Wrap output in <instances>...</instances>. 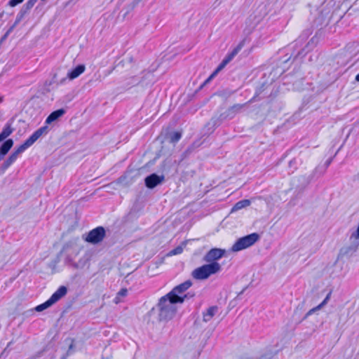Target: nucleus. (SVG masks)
Wrapping results in <instances>:
<instances>
[{"mask_svg": "<svg viewBox=\"0 0 359 359\" xmlns=\"http://www.w3.org/2000/svg\"><path fill=\"white\" fill-rule=\"evenodd\" d=\"M311 29H306L304 30L299 35V38L293 43L286 48L285 55L279 60L280 65L287 63L292 57L293 61L298 58H303L309 52L311 51L318 43L322 37V32L318 31L316 34L307 42V43L302 47L304 42L307 40L309 36L312 34Z\"/></svg>", "mask_w": 359, "mask_h": 359, "instance_id": "obj_1", "label": "nucleus"}, {"mask_svg": "<svg viewBox=\"0 0 359 359\" xmlns=\"http://www.w3.org/2000/svg\"><path fill=\"white\" fill-rule=\"evenodd\" d=\"M177 299L166 297V294L159 299L158 306L159 308L158 318L160 320H168L172 319L177 311Z\"/></svg>", "mask_w": 359, "mask_h": 359, "instance_id": "obj_2", "label": "nucleus"}, {"mask_svg": "<svg viewBox=\"0 0 359 359\" xmlns=\"http://www.w3.org/2000/svg\"><path fill=\"white\" fill-rule=\"evenodd\" d=\"M222 266L218 262L203 264L191 272V276L196 280H206L210 276L219 273Z\"/></svg>", "mask_w": 359, "mask_h": 359, "instance_id": "obj_3", "label": "nucleus"}, {"mask_svg": "<svg viewBox=\"0 0 359 359\" xmlns=\"http://www.w3.org/2000/svg\"><path fill=\"white\" fill-rule=\"evenodd\" d=\"M48 132V127L45 126L39 128L36 131H34L31 136L28 139H27L23 144L20 145L13 152L15 156L18 158L19 155L23 153L27 149L34 144L36 140L41 137L43 135L47 134Z\"/></svg>", "mask_w": 359, "mask_h": 359, "instance_id": "obj_4", "label": "nucleus"}, {"mask_svg": "<svg viewBox=\"0 0 359 359\" xmlns=\"http://www.w3.org/2000/svg\"><path fill=\"white\" fill-rule=\"evenodd\" d=\"M260 239V235L252 233L239 238L231 247L233 252H238L253 245Z\"/></svg>", "mask_w": 359, "mask_h": 359, "instance_id": "obj_5", "label": "nucleus"}, {"mask_svg": "<svg viewBox=\"0 0 359 359\" xmlns=\"http://www.w3.org/2000/svg\"><path fill=\"white\" fill-rule=\"evenodd\" d=\"M105 236V229L100 226L90 231L85 241L91 244H97L103 241Z\"/></svg>", "mask_w": 359, "mask_h": 359, "instance_id": "obj_6", "label": "nucleus"}, {"mask_svg": "<svg viewBox=\"0 0 359 359\" xmlns=\"http://www.w3.org/2000/svg\"><path fill=\"white\" fill-rule=\"evenodd\" d=\"M252 100H250L248 102H245L244 104H236L229 108H228L224 112L220 114V119L221 120H226V119H232L233 118L236 114L240 113L242 109L245 107L248 103L251 102Z\"/></svg>", "mask_w": 359, "mask_h": 359, "instance_id": "obj_7", "label": "nucleus"}, {"mask_svg": "<svg viewBox=\"0 0 359 359\" xmlns=\"http://www.w3.org/2000/svg\"><path fill=\"white\" fill-rule=\"evenodd\" d=\"M192 281L187 280L184 283L175 286L170 292L166 294V297H172L176 299L177 297H182L184 292H186L191 285Z\"/></svg>", "mask_w": 359, "mask_h": 359, "instance_id": "obj_8", "label": "nucleus"}, {"mask_svg": "<svg viewBox=\"0 0 359 359\" xmlns=\"http://www.w3.org/2000/svg\"><path fill=\"white\" fill-rule=\"evenodd\" d=\"M225 253V250L216 248H212L204 255L203 261L208 264L217 262V261L221 259Z\"/></svg>", "mask_w": 359, "mask_h": 359, "instance_id": "obj_9", "label": "nucleus"}, {"mask_svg": "<svg viewBox=\"0 0 359 359\" xmlns=\"http://www.w3.org/2000/svg\"><path fill=\"white\" fill-rule=\"evenodd\" d=\"M164 180L165 177L163 175H159L156 173H152L145 177L144 184L148 189H152L162 184Z\"/></svg>", "mask_w": 359, "mask_h": 359, "instance_id": "obj_10", "label": "nucleus"}, {"mask_svg": "<svg viewBox=\"0 0 359 359\" xmlns=\"http://www.w3.org/2000/svg\"><path fill=\"white\" fill-rule=\"evenodd\" d=\"M13 120H9L4 126L2 131L0 133V142L1 144L13 133L15 129L12 127Z\"/></svg>", "mask_w": 359, "mask_h": 359, "instance_id": "obj_11", "label": "nucleus"}, {"mask_svg": "<svg viewBox=\"0 0 359 359\" xmlns=\"http://www.w3.org/2000/svg\"><path fill=\"white\" fill-rule=\"evenodd\" d=\"M13 144H14L13 140L8 138V140H6L0 145V161L4 158L6 155L8 153V151L13 147Z\"/></svg>", "mask_w": 359, "mask_h": 359, "instance_id": "obj_12", "label": "nucleus"}, {"mask_svg": "<svg viewBox=\"0 0 359 359\" xmlns=\"http://www.w3.org/2000/svg\"><path fill=\"white\" fill-rule=\"evenodd\" d=\"M244 45V41H241L233 50L229 53L222 60L221 63H222L224 66H226L229 62H230L233 57L239 53V51L242 49Z\"/></svg>", "mask_w": 359, "mask_h": 359, "instance_id": "obj_13", "label": "nucleus"}, {"mask_svg": "<svg viewBox=\"0 0 359 359\" xmlns=\"http://www.w3.org/2000/svg\"><path fill=\"white\" fill-rule=\"evenodd\" d=\"M244 45V41H241L233 50L229 53L222 60L221 63H222L224 66H226L229 62H230L233 57L239 53V51L242 49Z\"/></svg>", "mask_w": 359, "mask_h": 359, "instance_id": "obj_14", "label": "nucleus"}, {"mask_svg": "<svg viewBox=\"0 0 359 359\" xmlns=\"http://www.w3.org/2000/svg\"><path fill=\"white\" fill-rule=\"evenodd\" d=\"M244 45V41H241L233 50L229 53L222 60L221 63H222L224 66H226L229 62H230L233 57L239 53V51L242 49Z\"/></svg>", "mask_w": 359, "mask_h": 359, "instance_id": "obj_15", "label": "nucleus"}, {"mask_svg": "<svg viewBox=\"0 0 359 359\" xmlns=\"http://www.w3.org/2000/svg\"><path fill=\"white\" fill-rule=\"evenodd\" d=\"M244 45V41H241L233 50L229 53L222 60L221 63H222L224 66H226L229 62H230L233 57L239 53V51L242 49Z\"/></svg>", "mask_w": 359, "mask_h": 359, "instance_id": "obj_16", "label": "nucleus"}, {"mask_svg": "<svg viewBox=\"0 0 359 359\" xmlns=\"http://www.w3.org/2000/svg\"><path fill=\"white\" fill-rule=\"evenodd\" d=\"M66 113V110L63 108L58 109L51 112L46 119V123L50 124L51 123L58 120Z\"/></svg>", "mask_w": 359, "mask_h": 359, "instance_id": "obj_17", "label": "nucleus"}, {"mask_svg": "<svg viewBox=\"0 0 359 359\" xmlns=\"http://www.w3.org/2000/svg\"><path fill=\"white\" fill-rule=\"evenodd\" d=\"M67 293V287L62 285L60 286L49 298L50 301L54 304L58 302Z\"/></svg>", "mask_w": 359, "mask_h": 359, "instance_id": "obj_18", "label": "nucleus"}, {"mask_svg": "<svg viewBox=\"0 0 359 359\" xmlns=\"http://www.w3.org/2000/svg\"><path fill=\"white\" fill-rule=\"evenodd\" d=\"M85 71V66L83 65H79L67 73V78L73 80L80 76Z\"/></svg>", "mask_w": 359, "mask_h": 359, "instance_id": "obj_19", "label": "nucleus"}, {"mask_svg": "<svg viewBox=\"0 0 359 359\" xmlns=\"http://www.w3.org/2000/svg\"><path fill=\"white\" fill-rule=\"evenodd\" d=\"M359 243H354L349 246H346L340 250L339 255L341 256H350L356 252Z\"/></svg>", "mask_w": 359, "mask_h": 359, "instance_id": "obj_20", "label": "nucleus"}, {"mask_svg": "<svg viewBox=\"0 0 359 359\" xmlns=\"http://www.w3.org/2000/svg\"><path fill=\"white\" fill-rule=\"evenodd\" d=\"M18 157L13 153H11V155L4 161V163L1 165V170L2 172H5L16 160Z\"/></svg>", "mask_w": 359, "mask_h": 359, "instance_id": "obj_21", "label": "nucleus"}, {"mask_svg": "<svg viewBox=\"0 0 359 359\" xmlns=\"http://www.w3.org/2000/svg\"><path fill=\"white\" fill-rule=\"evenodd\" d=\"M217 311L218 307L217 306H212L209 307L207 311L203 313V320L205 322L210 321L212 319V318L215 315Z\"/></svg>", "mask_w": 359, "mask_h": 359, "instance_id": "obj_22", "label": "nucleus"}, {"mask_svg": "<svg viewBox=\"0 0 359 359\" xmlns=\"http://www.w3.org/2000/svg\"><path fill=\"white\" fill-rule=\"evenodd\" d=\"M251 201L248 199H243L238 201L232 208L231 212H235L249 206Z\"/></svg>", "mask_w": 359, "mask_h": 359, "instance_id": "obj_23", "label": "nucleus"}, {"mask_svg": "<svg viewBox=\"0 0 359 359\" xmlns=\"http://www.w3.org/2000/svg\"><path fill=\"white\" fill-rule=\"evenodd\" d=\"M329 299V294L325 298V299L316 307L309 310L304 316V318H306L309 316L313 314L316 311L320 309L323 306L327 304V302Z\"/></svg>", "mask_w": 359, "mask_h": 359, "instance_id": "obj_24", "label": "nucleus"}, {"mask_svg": "<svg viewBox=\"0 0 359 359\" xmlns=\"http://www.w3.org/2000/svg\"><path fill=\"white\" fill-rule=\"evenodd\" d=\"M52 305H53V303L50 301V299H48L47 301H46L43 304H41L36 306L35 307L34 310L37 312H41L45 309L49 308Z\"/></svg>", "mask_w": 359, "mask_h": 359, "instance_id": "obj_25", "label": "nucleus"}, {"mask_svg": "<svg viewBox=\"0 0 359 359\" xmlns=\"http://www.w3.org/2000/svg\"><path fill=\"white\" fill-rule=\"evenodd\" d=\"M182 137V133L180 132H174L169 135L170 142L176 143Z\"/></svg>", "mask_w": 359, "mask_h": 359, "instance_id": "obj_26", "label": "nucleus"}, {"mask_svg": "<svg viewBox=\"0 0 359 359\" xmlns=\"http://www.w3.org/2000/svg\"><path fill=\"white\" fill-rule=\"evenodd\" d=\"M195 296L194 292H189L187 294H184L182 297H177V302H178L180 304L183 303L185 299H189Z\"/></svg>", "mask_w": 359, "mask_h": 359, "instance_id": "obj_27", "label": "nucleus"}, {"mask_svg": "<svg viewBox=\"0 0 359 359\" xmlns=\"http://www.w3.org/2000/svg\"><path fill=\"white\" fill-rule=\"evenodd\" d=\"M278 351H267L262 355V358L264 359H271L278 353Z\"/></svg>", "mask_w": 359, "mask_h": 359, "instance_id": "obj_28", "label": "nucleus"}, {"mask_svg": "<svg viewBox=\"0 0 359 359\" xmlns=\"http://www.w3.org/2000/svg\"><path fill=\"white\" fill-rule=\"evenodd\" d=\"M24 18L25 16L19 12L16 16V19L14 23L11 27L15 29V27L22 21Z\"/></svg>", "mask_w": 359, "mask_h": 359, "instance_id": "obj_29", "label": "nucleus"}, {"mask_svg": "<svg viewBox=\"0 0 359 359\" xmlns=\"http://www.w3.org/2000/svg\"><path fill=\"white\" fill-rule=\"evenodd\" d=\"M183 251V248L181 246H177L175 248L172 249L169 253V255H176L181 254Z\"/></svg>", "mask_w": 359, "mask_h": 359, "instance_id": "obj_30", "label": "nucleus"}, {"mask_svg": "<svg viewBox=\"0 0 359 359\" xmlns=\"http://www.w3.org/2000/svg\"><path fill=\"white\" fill-rule=\"evenodd\" d=\"M24 0H10L8 3V5L11 7H15L17 5L23 2Z\"/></svg>", "mask_w": 359, "mask_h": 359, "instance_id": "obj_31", "label": "nucleus"}, {"mask_svg": "<svg viewBox=\"0 0 359 359\" xmlns=\"http://www.w3.org/2000/svg\"><path fill=\"white\" fill-rule=\"evenodd\" d=\"M30 10L31 9L29 8H28V7L25 6V5H23L19 12L21 14H22L24 16H25V15H27L29 13Z\"/></svg>", "mask_w": 359, "mask_h": 359, "instance_id": "obj_32", "label": "nucleus"}, {"mask_svg": "<svg viewBox=\"0 0 359 359\" xmlns=\"http://www.w3.org/2000/svg\"><path fill=\"white\" fill-rule=\"evenodd\" d=\"M359 238V223L358 228L355 231L353 232L350 236V239H358Z\"/></svg>", "mask_w": 359, "mask_h": 359, "instance_id": "obj_33", "label": "nucleus"}, {"mask_svg": "<svg viewBox=\"0 0 359 359\" xmlns=\"http://www.w3.org/2000/svg\"><path fill=\"white\" fill-rule=\"evenodd\" d=\"M14 28L12 27H10L6 31V32L4 34V36L1 39V41H3L7 39V37L9 36V34L13 31Z\"/></svg>", "mask_w": 359, "mask_h": 359, "instance_id": "obj_34", "label": "nucleus"}, {"mask_svg": "<svg viewBox=\"0 0 359 359\" xmlns=\"http://www.w3.org/2000/svg\"><path fill=\"white\" fill-rule=\"evenodd\" d=\"M128 294V290L126 288H122L120 290V291L117 293V297L116 298H118V297H126Z\"/></svg>", "mask_w": 359, "mask_h": 359, "instance_id": "obj_35", "label": "nucleus"}, {"mask_svg": "<svg viewBox=\"0 0 359 359\" xmlns=\"http://www.w3.org/2000/svg\"><path fill=\"white\" fill-rule=\"evenodd\" d=\"M224 65L222 63H220L216 69L212 72L213 76H216L222 69L224 68Z\"/></svg>", "mask_w": 359, "mask_h": 359, "instance_id": "obj_36", "label": "nucleus"}, {"mask_svg": "<svg viewBox=\"0 0 359 359\" xmlns=\"http://www.w3.org/2000/svg\"><path fill=\"white\" fill-rule=\"evenodd\" d=\"M36 1L37 0H28L26 4H25L24 5L25 6L29 8L30 9H32V8L34 6V5L36 2Z\"/></svg>", "mask_w": 359, "mask_h": 359, "instance_id": "obj_37", "label": "nucleus"}, {"mask_svg": "<svg viewBox=\"0 0 359 359\" xmlns=\"http://www.w3.org/2000/svg\"><path fill=\"white\" fill-rule=\"evenodd\" d=\"M11 344H12V341H10V342L7 344L6 347V348L4 349V351H2L1 355L6 354H6H8V352L11 351V348H10V346H11Z\"/></svg>", "mask_w": 359, "mask_h": 359, "instance_id": "obj_38", "label": "nucleus"}, {"mask_svg": "<svg viewBox=\"0 0 359 359\" xmlns=\"http://www.w3.org/2000/svg\"><path fill=\"white\" fill-rule=\"evenodd\" d=\"M215 76H213V73L210 74V76L203 82V83L201 85V88H202L203 86L206 85L208 83H209Z\"/></svg>", "mask_w": 359, "mask_h": 359, "instance_id": "obj_39", "label": "nucleus"}, {"mask_svg": "<svg viewBox=\"0 0 359 359\" xmlns=\"http://www.w3.org/2000/svg\"><path fill=\"white\" fill-rule=\"evenodd\" d=\"M135 5H136V3H135V2H133L131 4H130V5L128 6V11H126V13H125V15H126V14H128V13L129 11L133 10V9L135 8Z\"/></svg>", "mask_w": 359, "mask_h": 359, "instance_id": "obj_40", "label": "nucleus"}, {"mask_svg": "<svg viewBox=\"0 0 359 359\" xmlns=\"http://www.w3.org/2000/svg\"><path fill=\"white\" fill-rule=\"evenodd\" d=\"M332 161V158L327 159L325 163V168H327Z\"/></svg>", "mask_w": 359, "mask_h": 359, "instance_id": "obj_41", "label": "nucleus"}, {"mask_svg": "<svg viewBox=\"0 0 359 359\" xmlns=\"http://www.w3.org/2000/svg\"><path fill=\"white\" fill-rule=\"evenodd\" d=\"M295 163H296V160L294 158L289 162V165H290V167H292L293 165V164H295Z\"/></svg>", "mask_w": 359, "mask_h": 359, "instance_id": "obj_42", "label": "nucleus"}, {"mask_svg": "<svg viewBox=\"0 0 359 359\" xmlns=\"http://www.w3.org/2000/svg\"><path fill=\"white\" fill-rule=\"evenodd\" d=\"M145 76H147V77L151 76H152V73H151V72H147V73L145 74Z\"/></svg>", "mask_w": 359, "mask_h": 359, "instance_id": "obj_43", "label": "nucleus"}, {"mask_svg": "<svg viewBox=\"0 0 359 359\" xmlns=\"http://www.w3.org/2000/svg\"><path fill=\"white\" fill-rule=\"evenodd\" d=\"M355 79L356 81L359 82V73L355 76Z\"/></svg>", "mask_w": 359, "mask_h": 359, "instance_id": "obj_44", "label": "nucleus"}, {"mask_svg": "<svg viewBox=\"0 0 359 359\" xmlns=\"http://www.w3.org/2000/svg\"><path fill=\"white\" fill-rule=\"evenodd\" d=\"M3 15H4V12H2L1 13H0V19H1V18H2Z\"/></svg>", "mask_w": 359, "mask_h": 359, "instance_id": "obj_45", "label": "nucleus"}, {"mask_svg": "<svg viewBox=\"0 0 359 359\" xmlns=\"http://www.w3.org/2000/svg\"><path fill=\"white\" fill-rule=\"evenodd\" d=\"M72 346H73V345H72V344H71V345L69 346V350H70V349L72 348Z\"/></svg>", "mask_w": 359, "mask_h": 359, "instance_id": "obj_46", "label": "nucleus"}, {"mask_svg": "<svg viewBox=\"0 0 359 359\" xmlns=\"http://www.w3.org/2000/svg\"><path fill=\"white\" fill-rule=\"evenodd\" d=\"M65 80H66V79H63L60 81V83H63V81H65Z\"/></svg>", "mask_w": 359, "mask_h": 359, "instance_id": "obj_47", "label": "nucleus"}, {"mask_svg": "<svg viewBox=\"0 0 359 359\" xmlns=\"http://www.w3.org/2000/svg\"><path fill=\"white\" fill-rule=\"evenodd\" d=\"M299 77L301 79H302V74H300Z\"/></svg>", "mask_w": 359, "mask_h": 359, "instance_id": "obj_48", "label": "nucleus"}, {"mask_svg": "<svg viewBox=\"0 0 359 359\" xmlns=\"http://www.w3.org/2000/svg\"><path fill=\"white\" fill-rule=\"evenodd\" d=\"M357 177L359 179V172L357 174Z\"/></svg>", "mask_w": 359, "mask_h": 359, "instance_id": "obj_49", "label": "nucleus"}, {"mask_svg": "<svg viewBox=\"0 0 359 359\" xmlns=\"http://www.w3.org/2000/svg\"><path fill=\"white\" fill-rule=\"evenodd\" d=\"M61 359H66V357H65V356H64V357H62Z\"/></svg>", "mask_w": 359, "mask_h": 359, "instance_id": "obj_50", "label": "nucleus"}]
</instances>
